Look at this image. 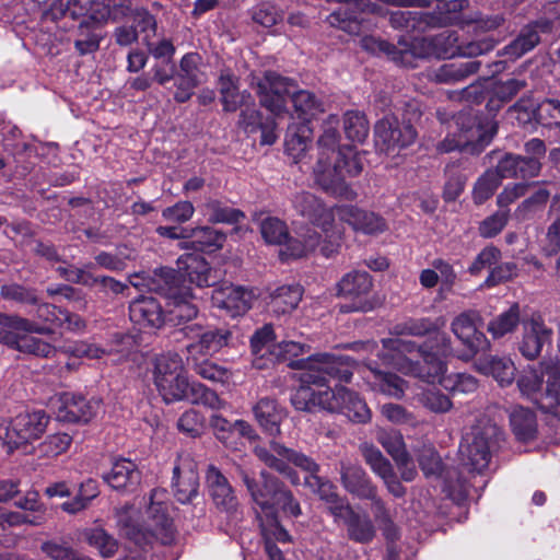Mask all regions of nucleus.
I'll use <instances>...</instances> for the list:
<instances>
[{"label": "nucleus", "mask_w": 560, "mask_h": 560, "mask_svg": "<svg viewBox=\"0 0 560 560\" xmlns=\"http://www.w3.org/2000/svg\"><path fill=\"white\" fill-rule=\"evenodd\" d=\"M289 365L301 370V386L291 398L296 410L313 411L319 408L336 412L343 406L347 388L329 385L331 381L349 382L352 376L349 366L340 359L322 353L292 361Z\"/></svg>", "instance_id": "f257e3e1"}, {"label": "nucleus", "mask_w": 560, "mask_h": 560, "mask_svg": "<svg viewBox=\"0 0 560 560\" xmlns=\"http://www.w3.org/2000/svg\"><path fill=\"white\" fill-rule=\"evenodd\" d=\"M35 320L19 315L0 314V342L23 353L40 358H51L57 348L33 336L50 335L62 326L60 308L48 303L35 304Z\"/></svg>", "instance_id": "f03ea898"}, {"label": "nucleus", "mask_w": 560, "mask_h": 560, "mask_svg": "<svg viewBox=\"0 0 560 560\" xmlns=\"http://www.w3.org/2000/svg\"><path fill=\"white\" fill-rule=\"evenodd\" d=\"M254 454L267 467L277 470L293 485L299 483V477L296 472L289 467V464H293L310 472V476L305 478V485L313 492L317 493L320 500L325 501L328 511L335 518L338 515H347L350 513L349 504L336 493V488L332 483L323 480L316 475L318 465L305 454L275 441L270 443L269 447L256 445L254 447Z\"/></svg>", "instance_id": "7ed1b4c3"}, {"label": "nucleus", "mask_w": 560, "mask_h": 560, "mask_svg": "<svg viewBox=\"0 0 560 560\" xmlns=\"http://www.w3.org/2000/svg\"><path fill=\"white\" fill-rule=\"evenodd\" d=\"M164 490L154 489L145 511V520L138 521V511L132 505H125L116 511V522L120 534L136 545H143L156 538L162 544L173 540V522L168 516Z\"/></svg>", "instance_id": "20e7f679"}, {"label": "nucleus", "mask_w": 560, "mask_h": 560, "mask_svg": "<svg viewBox=\"0 0 560 560\" xmlns=\"http://www.w3.org/2000/svg\"><path fill=\"white\" fill-rule=\"evenodd\" d=\"M252 88L256 89L260 104L275 116L287 109V96H291L294 110L300 119L310 121L324 112L323 103L310 91H295L292 80L268 71L262 78H252Z\"/></svg>", "instance_id": "39448f33"}, {"label": "nucleus", "mask_w": 560, "mask_h": 560, "mask_svg": "<svg viewBox=\"0 0 560 560\" xmlns=\"http://www.w3.org/2000/svg\"><path fill=\"white\" fill-rule=\"evenodd\" d=\"M363 165L352 148L338 151V156H320L313 167V178L325 192L353 200L357 194L347 183L348 177L358 176Z\"/></svg>", "instance_id": "423d86ee"}, {"label": "nucleus", "mask_w": 560, "mask_h": 560, "mask_svg": "<svg viewBox=\"0 0 560 560\" xmlns=\"http://www.w3.org/2000/svg\"><path fill=\"white\" fill-rule=\"evenodd\" d=\"M431 335L433 337L430 343L424 346H417L413 341L399 337L383 339V352H377V355L384 364L392 365L395 369H397L396 361H399V359H410L412 363L418 364L420 368H427L424 362L425 354H431L435 361H442L438 355H456L451 346V338L446 332L440 329Z\"/></svg>", "instance_id": "0eeeda50"}, {"label": "nucleus", "mask_w": 560, "mask_h": 560, "mask_svg": "<svg viewBox=\"0 0 560 560\" xmlns=\"http://www.w3.org/2000/svg\"><path fill=\"white\" fill-rule=\"evenodd\" d=\"M261 483L250 478L247 472L242 471V480L245 483L258 512L264 516H277L278 508L287 515L298 517L301 514V506L293 498L290 490L273 476L266 471L260 474Z\"/></svg>", "instance_id": "6e6552de"}, {"label": "nucleus", "mask_w": 560, "mask_h": 560, "mask_svg": "<svg viewBox=\"0 0 560 560\" xmlns=\"http://www.w3.org/2000/svg\"><path fill=\"white\" fill-rule=\"evenodd\" d=\"M292 203L300 215L319 226L325 234V241L320 246L322 254L326 257L335 254L342 236V229L336 223V207L327 208L319 198L305 191L296 194Z\"/></svg>", "instance_id": "1a4fd4ad"}, {"label": "nucleus", "mask_w": 560, "mask_h": 560, "mask_svg": "<svg viewBox=\"0 0 560 560\" xmlns=\"http://www.w3.org/2000/svg\"><path fill=\"white\" fill-rule=\"evenodd\" d=\"M541 366L547 375L545 394H541L538 398L542 378L534 369L523 371L517 380V386L521 393L533 399L544 412L560 418V361L542 362Z\"/></svg>", "instance_id": "9d476101"}, {"label": "nucleus", "mask_w": 560, "mask_h": 560, "mask_svg": "<svg viewBox=\"0 0 560 560\" xmlns=\"http://www.w3.org/2000/svg\"><path fill=\"white\" fill-rule=\"evenodd\" d=\"M397 370L404 374L419 377L428 383H439L444 389L456 394L474 393L478 386V380L467 373H454L446 375V364L443 361H435L431 354L424 355L427 368H420L410 359L396 361Z\"/></svg>", "instance_id": "9b49d317"}, {"label": "nucleus", "mask_w": 560, "mask_h": 560, "mask_svg": "<svg viewBox=\"0 0 560 560\" xmlns=\"http://www.w3.org/2000/svg\"><path fill=\"white\" fill-rule=\"evenodd\" d=\"M454 124L458 133L448 135L439 143L440 152H451L453 150H465L477 154L488 145L497 132L492 124L487 127L477 121L476 117L468 113H460L454 118Z\"/></svg>", "instance_id": "f8f14e48"}, {"label": "nucleus", "mask_w": 560, "mask_h": 560, "mask_svg": "<svg viewBox=\"0 0 560 560\" xmlns=\"http://www.w3.org/2000/svg\"><path fill=\"white\" fill-rule=\"evenodd\" d=\"M498 434L499 429L493 424L477 425L467 433L459 452L470 471L480 474L488 468Z\"/></svg>", "instance_id": "ddd939ff"}, {"label": "nucleus", "mask_w": 560, "mask_h": 560, "mask_svg": "<svg viewBox=\"0 0 560 560\" xmlns=\"http://www.w3.org/2000/svg\"><path fill=\"white\" fill-rule=\"evenodd\" d=\"M47 424L44 411L20 413L11 421L0 418V441L10 448L19 447L39 439Z\"/></svg>", "instance_id": "4468645a"}, {"label": "nucleus", "mask_w": 560, "mask_h": 560, "mask_svg": "<svg viewBox=\"0 0 560 560\" xmlns=\"http://www.w3.org/2000/svg\"><path fill=\"white\" fill-rule=\"evenodd\" d=\"M184 332L192 340L186 347L189 359L213 355L228 346L231 338V332L228 329L202 327L199 324L185 326Z\"/></svg>", "instance_id": "2eb2a0df"}, {"label": "nucleus", "mask_w": 560, "mask_h": 560, "mask_svg": "<svg viewBox=\"0 0 560 560\" xmlns=\"http://www.w3.org/2000/svg\"><path fill=\"white\" fill-rule=\"evenodd\" d=\"M373 283L365 271H351L345 275L337 283L338 295L351 301L350 305H342V312H366L371 308L368 295Z\"/></svg>", "instance_id": "dca6fc26"}, {"label": "nucleus", "mask_w": 560, "mask_h": 560, "mask_svg": "<svg viewBox=\"0 0 560 560\" xmlns=\"http://www.w3.org/2000/svg\"><path fill=\"white\" fill-rule=\"evenodd\" d=\"M479 315L476 312H465L456 316L451 329L458 340L466 347L464 353L457 357L464 361L470 360L476 353L488 348V340L483 332L477 328Z\"/></svg>", "instance_id": "f3484780"}, {"label": "nucleus", "mask_w": 560, "mask_h": 560, "mask_svg": "<svg viewBox=\"0 0 560 560\" xmlns=\"http://www.w3.org/2000/svg\"><path fill=\"white\" fill-rule=\"evenodd\" d=\"M416 130L409 124H399L394 115H386L375 125L376 143L387 153L413 143Z\"/></svg>", "instance_id": "a211bd4d"}, {"label": "nucleus", "mask_w": 560, "mask_h": 560, "mask_svg": "<svg viewBox=\"0 0 560 560\" xmlns=\"http://www.w3.org/2000/svg\"><path fill=\"white\" fill-rule=\"evenodd\" d=\"M254 299L252 290L234 284H223L213 290L211 303L223 315L234 318L244 315L252 307Z\"/></svg>", "instance_id": "6ab92c4d"}, {"label": "nucleus", "mask_w": 560, "mask_h": 560, "mask_svg": "<svg viewBox=\"0 0 560 560\" xmlns=\"http://www.w3.org/2000/svg\"><path fill=\"white\" fill-rule=\"evenodd\" d=\"M208 494L222 513L233 515L238 510V499L228 478L214 466H209L206 472Z\"/></svg>", "instance_id": "aec40b11"}, {"label": "nucleus", "mask_w": 560, "mask_h": 560, "mask_svg": "<svg viewBox=\"0 0 560 560\" xmlns=\"http://www.w3.org/2000/svg\"><path fill=\"white\" fill-rule=\"evenodd\" d=\"M174 495L180 503H189L199 490L196 463L189 455H180L173 468Z\"/></svg>", "instance_id": "412c9836"}, {"label": "nucleus", "mask_w": 560, "mask_h": 560, "mask_svg": "<svg viewBox=\"0 0 560 560\" xmlns=\"http://www.w3.org/2000/svg\"><path fill=\"white\" fill-rule=\"evenodd\" d=\"M362 377L366 385L374 392L400 399L406 390V382L387 371H383L369 360L361 370Z\"/></svg>", "instance_id": "4be33fe9"}, {"label": "nucleus", "mask_w": 560, "mask_h": 560, "mask_svg": "<svg viewBox=\"0 0 560 560\" xmlns=\"http://www.w3.org/2000/svg\"><path fill=\"white\" fill-rule=\"evenodd\" d=\"M167 281L170 280L168 302L166 311V320L173 325H180L194 319L198 314V307L192 302V295L189 291H178L174 287L175 275L173 270L165 271Z\"/></svg>", "instance_id": "5701e85b"}, {"label": "nucleus", "mask_w": 560, "mask_h": 560, "mask_svg": "<svg viewBox=\"0 0 560 560\" xmlns=\"http://www.w3.org/2000/svg\"><path fill=\"white\" fill-rule=\"evenodd\" d=\"M552 330L548 328L539 315H532L523 320V337L518 350L528 360L536 359L544 346L551 341Z\"/></svg>", "instance_id": "b1692460"}, {"label": "nucleus", "mask_w": 560, "mask_h": 560, "mask_svg": "<svg viewBox=\"0 0 560 560\" xmlns=\"http://www.w3.org/2000/svg\"><path fill=\"white\" fill-rule=\"evenodd\" d=\"M58 401L56 417L63 422H88L101 409L98 400H86L70 393L62 394Z\"/></svg>", "instance_id": "393cba45"}, {"label": "nucleus", "mask_w": 560, "mask_h": 560, "mask_svg": "<svg viewBox=\"0 0 560 560\" xmlns=\"http://www.w3.org/2000/svg\"><path fill=\"white\" fill-rule=\"evenodd\" d=\"M129 316L140 328L158 329L166 320V312L154 296H140L129 306Z\"/></svg>", "instance_id": "a878e982"}, {"label": "nucleus", "mask_w": 560, "mask_h": 560, "mask_svg": "<svg viewBox=\"0 0 560 560\" xmlns=\"http://www.w3.org/2000/svg\"><path fill=\"white\" fill-rule=\"evenodd\" d=\"M336 213L340 221L347 222L354 231L364 234H378L386 230L385 220L378 214L358 209L353 206H337Z\"/></svg>", "instance_id": "bb28decb"}, {"label": "nucleus", "mask_w": 560, "mask_h": 560, "mask_svg": "<svg viewBox=\"0 0 560 560\" xmlns=\"http://www.w3.org/2000/svg\"><path fill=\"white\" fill-rule=\"evenodd\" d=\"M479 373L492 376L500 386H509L514 382L516 366L510 357L486 355L475 362Z\"/></svg>", "instance_id": "cd10ccee"}, {"label": "nucleus", "mask_w": 560, "mask_h": 560, "mask_svg": "<svg viewBox=\"0 0 560 560\" xmlns=\"http://www.w3.org/2000/svg\"><path fill=\"white\" fill-rule=\"evenodd\" d=\"M253 412L265 433L271 436H277L281 433L280 425L285 419L287 412L275 400L269 398L260 399L253 407Z\"/></svg>", "instance_id": "c85d7f7f"}, {"label": "nucleus", "mask_w": 560, "mask_h": 560, "mask_svg": "<svg viewBox=\"0 0 560 560\" xmlns=\"http://www.w3.org/2000/svg\"><path fill=\"white\" fill-rule=\"evenodd\" d=\"M103 478L113 489L129 490L140 482V472L133 462L120 458L113 463Z\"/></svg>", "instance_id": "c756f323"}, {"label": "nucleus", "mask_w": 560, "mask_h": 560, "mask_svg": "<svg viewBox=\"0 0 560 560\" xmlns=\"http://www.w3.org/2000/svg\"><path fill=\"white\" fill-rule=\"evenodd\" d=\"M341 481L343 487L359 498H374L375 487L369 481L364 470L351 463L341 462Z\"/></svg>", "instance_id": "7c9ffc66"}, {"label": "nucleus", "mask_w": 560, "mask_h": 560, "mask_svg": "<svg viewBox=\"0 0 560 560\" xmlns=\"http://www.w3.org/2000/svg\"><path fill=\"white\" fill-rule=\"evenodd\" d=\"M178 268L183 270V276L188 277L191 283L202 288L213 284L217 276L212 273V269L208 262L200 256L186 255L178 259Z\"/></svg>", "instance_id": "2f4dec72"}, {"label": "nucleus", "mask_w": 560, "mask_h": 560, "mask_svg": "<svg viewBox=\"0 0 560 560\" xmlns=\"http://www.w3.org/2000/svg\"><path fill=\"white\" fill-rule=\"evenodd\" d=\"M154 385L166 404L186 400L192 388V382H189L186 370L174 376L162 378Z\"/></svg>", "instance_id": "473e14b6"}, {"label": "nucleus", "mask_w": 560, "mask_h": 560, "mask_svg": "<svg viewBox=\"0 0 560 560\" xmlns=\"http://www.w3.org/2000/svg\"><path fill=\"white\" fill-rule=\"evenodd\" d=\"M221 101L226 112H235L242 106H247L252 96L247 91L240 92L236 78L230 72H223L219 79Z\"/></svg>", "instance_id": "72a5a7b5"}, {"label": "nucleus", "mask_w": 560, "mask_h": 560, "mask_svg": "<svg viewBox=\"0 0 560 560\" xmlns=\"http://www.w3.org/2000/svg\"><path fill=\"white\" fill-rule=\"evenodd\" d=\"M285 241V248L281 252V256L285 258H301L319 246L320 235L315 230L306 228L296 237H288Z\"/></svg>", "instance_id": "f704fd0d"}, {"label": "nucleus", "mask_w": 560, "mask_h": 560, "mask_svg": "<svg viewBox=\"0 0 560 560\" xmlns=\"http://www.w3.org/2000/svg\"><path fill=\"white\" fill-rule=\"evenodd\" d=\"M312 139V129L305 122L299 126H290L285 137V152L299 163L306 153Z\"/></svg>", "instance_id": "c9c22d12"}, {"label": "nucleus", "mask_w": 560, "mask_h": 560, "mask_svg": "<svg viewBox=\"0 0 560 560\" xmlns=\"http://www.w3.org/2000/svg\"><path fill=\"white\" fill-rule=\"evenodd\" d=\"M510 422L515 436L520 441H530L537 433V420L535 413L524 407H514L510 415Z\"/></svg>", "instance_id": "e433bc0d"}, {"label": "nucleus", "mask_w": 560, "mask_h": 560, "mask_svg": "<svg viewBox=\"0 0 560 560\" xmlns=\"http://www.w3.org/2000/svg\"><path fill=\"white\" fill-rule=\"evenodd\" d=\"M58 271L68 280L84 285H94L101 283L103 288L118 294L121 293L126 285L112 277L95 278L85 269L78 268H58Z\"/></svg>", "instance_id": "4c0bfd02"}, {"label": "nucleus", "mask_w": 560, "mask_h": 560, "mask_svg": "<svg viewBox=\"0 0 560 560\" xmlns=\"http://www.w3.org/2000/svg\"><path fill=\"white\" fill-rule=\"evenodd\" d=\"M339 119L330 115L323 124V132L318 138V156H338V151L346 147H339L340 135L338 132Z\"/></svg>", "instance_id": "58836bf2"}, {"label": "nucleus", "mask_w": 560, "mask_h": 560, "mask_svg": "<svg viewBox=\"0 0 560 560\" xmlns=\"http://www.w3.org/2000/svg\"><path fill=\"white\" fill-rule=\"evenodd\" d=\"M479 62L474 60L444 63L434 70L431 78L440 83H451L463 80L478 71Z\"/></svg>", "instance_id": "ea45409f"}, {"label": "nucleus", "mask_w": 560, "mask_h": 560, "mask_svg": "<svg viewBox=\"0 0 560 560\" xmlns=\"http://www.w3.org/2000/svg\"><path fill=\"white\" fill-rule=\"evenodd\" d=\"M303 294V289L299 284L282 285L278 288L271 296V308L277 314H287L292 312L299 305Z\"/></svg>", "instance_id": "a19ab883"}, {"label": "nucleus", "mask_w": 560, "mask_h": 560, "mask_svg": "<svg viewBox=\"0 0 560 560\" xmlns=\"http://www.w3.org/2000/svg\"><path fill=\"white\" fill-rule=\"evenodd\" d=\"M336 520H343L348 525V535L358 542H368L373 539L375 529L369 517L355 514L350 508L347 515H338Z\"/></svg>", "instance_id": "79ce46f5"}, {"label": "nucleus", "mask_w": 560, "mask_h": 560, "mask_svg": "<svg viewBox=\"0 0 560 560\" xmlns=\"http://www.w3.org/2000/svg\"><path fill=\"white\" fill-rule=\"evenodd\" d=\"M521 323L520 305L514 303L508 311L489 322L488 331L493 338H501L513 332Z\"/></svg>", "instance_id": "37998d69"}, {"label": "nucleus", "mask_w": 560, "mask_h": 560, "mask_svg": "<svg viewBox=\"0 0 560 560\" xmlns=\"http://www.w3.org/2000/svg\"><path fill=\"white\" fill-rule=\"evenodd\" d=\"M188 363L191 365L196 374L201 378L213 382V383H228L232 376L231 372L222 366L207 359H189Z\"/></svg>", "instance_id": "c03bdc74"}, {"label": "nucleus", "mask_w": 560, "mask_h": 560, "mask_svg": "<svg viewBox=\"0 0 560 560\" xmlns=\"http://www.w3.org/2000/svg\"><path fill=\"white\" fill-rule=\"evenodd\" d=\"M376 440L393 457L396 465H401L407 460V451L402 435L395 430L378 429Z\"/></svg>", "instance_id": "a18cd8bd"}, {"label": "nucleus", "mask_w": 560, "mask_h": 560, "mask_svg": "<svg viewBox=\"0 0 560 560\" xmlns=\"http://www.w3.org/2000/svg\"><path fill=\"white\" fill-rule=\"evenodd\" d=\"M188 237L192 238L194 247L201 252H214L225 242V235L211 228L191 229Z\"/></svg>", "instance_id": "49530a36"}, {"label": "nucleus", "mask_w": 560, "mask_h": 560, "mask_svg": "<svg viewBox=\"0 0 560 560\" xmlns=\"http://www.w3.org/2000/svg\"><path fill=\"white\" fill-rule=\"evenodd\" d=\"M185 371L184 362L178 353H164L156 357L154 361L153 380L154 384L162 378L174 376Z\"/></svg>", "instance_id": "de8ad7c7"}, {"label": "nucleus", "mask_w": 560, "mask_h": 560, "mask_svg": "<svg viewBox=\"0 0 560 560\" xmlns=\"http://www.w3.org/2000/svg\"><path fill=\"white\" fill-rule=\"evenodd\" d=\"M84 538L105 558L114 556L118 549L117 540L102 527L86 529Z\"/></svg>", "instance_id": "09e8293b"}, {"label": "nucleus", "mask_w": 560, "mask_h": 560, "mask_svg": "<svg viewBox=\"0 0 560 560\" xmlns=\"http://www.w3.org/2000/svg\"><path fill=\"white\" fill-rule=\"evenodd\" d=\"M539 43V35L536 30L528 26L524 28L520 35L504 48V55L512 59L522 57L532 50Z\"/></svg>", "instance_id": "8fccbe9b"}, {"label": "nucleus", "mask_w": 560, "mask_h": 560, "mask_svg": "<svg viewBox=\"0 0 560 560\" xmlns=\"http://www.w3.org/2000/svg\"><path fill=\"white\" fill-rule=\"evenodd\" d=\"M445 326V319L438 317L435 319L418 318L406 322L401 327H397L399 334L411 336L430 335Z\"/></svg>", "instance_id": "3c124183"}, {"label": "nucleus", "mask_w": 560, "mask_h": 560, "mask_svg": "<svg viewBox=\"0 0 560 560\" xmlns=\"http://www.w3.org/2000/svg\"><path fill=\"white\" fill-rule=\"evenodd\" d=\"M343 129L347 138L354 142H363L369 135V124L359 112H347L343 120Z\"/></svg>", "instance_id": "603ef678"}, {"label": "nucleus", "mask_w": 560, "mask_h": 560, "mask_svg": "<svg viewBox=\"0 0 560 560\" xmlns=\"http://www.w3.org/2000/svg\"><path fill=\"white\" fill-rule=\"evenodd\" d=\"M347 418L354 422H366L370 417V409L364 400H362L355 393L347 389V395L343 400V406L338 410Z\"/></svg>", "instance_id": "864d4df0"}, {"label": "nucleus", "mask_w": 560, "mask_h": 560, "mask_svg": "<svg viewBox=\"0 0 560 560\" xmlns=\"http://www.w3.org/2000/svg\"><path fill=\"white\" fill-rule=\"evenodd\" d=\"M40 550L51 560H92L80 555L71 546L59 540H47L40 545Z\"/></svg>", "instance_id": "5fc2aeb1"}, {"label": "nucleus", "mask_w": 560, "mask_h": 560, "mask_svg": "<svg viewBox=\"0 0 560 560\" xmlns=\"http://www.w3.org/2000/svg\"><path fill=\"white\" fill-rule=\"evenodd\" d=\"M259 229L262 238L268 244L279 245L288 238V228L283 221L275 217L261 219Z\"/></svg>", "instance_id": "6e6d98bb"}, {"label": "nucleus", "mask_w": 560, "mask_h": 560, "mask_svg": "<svg viewBox=\"0 0 560 560\" xmlns=\"http://www.w3.org/2000/svg\"><path fill=\"white\" fill-rule=\"evenodd\" d=\"M186 400L191 404L203 405L213 410H220L226 407V402L222 400L217 393L196 382H192V388Z\"/></svg>", "instance_id": "4d7b16f0"}, {"label": "nucleus", "mask_w": 560, "mask_h": 560, "mask_svg": "<svg viewBox=\"0 0 560 560\" xmlns=\"http://www.w3.org/2000/svg\"><path fill=\"white\" fill-rule=\"evenodd\" d=\"M549 217L553 219L547 231L548 252L551 255L560 250V195L552 198Z\"/></svg>", "instance_id": "13d9d810"}, {"label": "nucleus", "mask_w": 560, "mask_h": 560, "mask_svg": "<svg viewBox=\"0 0 560 560\" xmlns=\"http://www.w3.org/2000/svg\"><path fill=\"white\" fill-rule=\"evenodd\" d=\"M500 176L493 170H488L476 183L474 187V200L476 203H482L489 199L500 185Z\"/></svg>", "instance_id": "bf43d9fd"}, {"label": "nucleus", "mask_w": 560, "mask_h": 560, "mask_svg": "<svg viewBox=\"0 0 560 560\" xmlns=\"http://www.w3.org/2000/svg\"><path fill=\"white\" fill-rule=\"evenodd\" d=\"M14 505L22 510V513H27L30 517H39V525L45 521L46 508L39 500L37 491H27L23 497L19 498Z\"/></svg>", "instance_id": "052dcab7"}, {"label": "nucleus", "mask_w": 560, "mask_h": 560, "mask_svg": "<svg viewBox=\"0 0 560 560\" xmlns=\"http://www.w3.org/2000/svg\"><path fill=\"white\" fill-rule=\"evenodd\" d=\"M257 512V517L260 521V528L265 540H272L287 542L290 540L288 532L279 524L277 516H264Z\"/></svg>", "instance_id": "680f3d73"}, {"label": "nucleus", "mask_w": 560, "mask_h": 560, "mask_svg": "<svg viewBox=\"0 0 560 560\" xmlns=\"http://www.w3.org/2000/svg\"><path fill=\"white\" fill-rule=\"evenodd\" d=\"M71 442L72 438L68 433L52 434L40 443L39 452L46 457H56L65 453L71 445Z\"/></svg>", "instance_id": "e2e57ef3"}, {"label": "nucleus", "mask_w": 560, "mask_h": 560, "mask_svg": "<svg viewBox=\"0 0 560 560\" xmlns=\"http://www.w3.org/2000/svg\"><path fill=\"white\" fill-rule=\"evenodd\" d=\"M1 295L4 300L20 304H37L38 299L34 290L24 288L16 283L5 284L1 288Z\"/></svg>", "instance_id": "0e129e2a"}, {"label": "nucleus", "mask_w": 560, "mask_h": 560, "mask_svg": "<svg viewBox=\"0 0 560 560\" xmlns=\"http://www.w3.org/2000/svg\"><path fill=\"white\" fill-rule=\"evenodd\" d=\"M420 402L435 413L447 412L453 407L451 399L438 390L424 392L420 397Z\"/></svg>", "instance_id": "69168bd1"}, {"label": "nucleus", "mask_w": 560, "mask_h": 560, "mask_svg": "<svg viewBox=\"0 0 560 560\" xmlns=\"http://www.w3.org/2000/svg\"><path fill=\"white\" fill-rule=\"evenodd\" d=\"M273 339L275 332L271 325H265L261 329L257 330L250 339L254 353L261 357L267 352L271 354L272 347L277 345L273 343Z\"/></svg>", "instance_id": "338daca9"}, {"label": "nucleus", "mask_w": 560, "mask_h": 560, "mask_svg": "<svg viewBox=\"0 0 560 560\" xmlns=\"http://www.w3.org/2000/svg\"><path fill=\"white\" fill-rule=\"evenodd\" d=\"M509 210H500L485 219L479 226V233L483 237H493L499 234L506 225Z\"/></svg>", "instance_id": "774afa93"}]
</instances>
